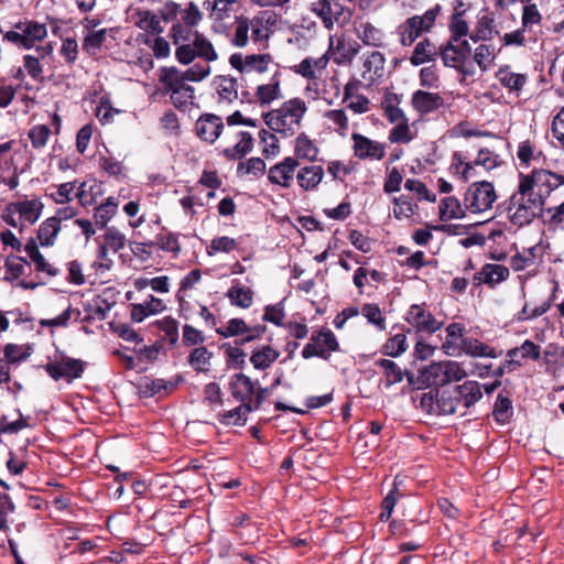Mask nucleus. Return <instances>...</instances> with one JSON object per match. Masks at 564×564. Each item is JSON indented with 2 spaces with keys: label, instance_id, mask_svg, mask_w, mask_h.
Instances as JSON below:
<instances>
[{
  "label": "nucleus",
  "instance_id": "obj_5",
  "mask_svg": "<svg viewBox=\"0 0 564 564\" xmlns=\"http://www.w3.org/2000/svg\"><path fill=\"white\" fill-rule=\"evenodd\" d=\"M466 377V371L456 361H440L431 364L422 373L425 388H442L452 382H458Z\"/></svg>",
  "mask_w": 564,
  "mask_h": 564
},
{
  "label": "nucleus",
  "instance_id": "obj_58",
  "mask_svg": "<svg viewBox=\"0 0 564 564\" xmlns=\"http://www.w3.org/2000/svg\"><path fill=\"white\" fill-rule=\"evenodd\" d=\"M28 261L18 256H10L6 260V276L4 280L13 281L19 279L24 273V264Z\"/></svg>",
  "mask_w": 564,
  "mask_h": 564
},
{
  "label": "nucleus",
  "instance_id": "obj_36",
  "mask_svg": "<svg viewBox=\"0 0 564 564\" xmlns=\"http://www.w3.org/2000/svg\"><path fill=\"white\" fill-rule=\"evenodd\" d=\"M455 43L457 42L448 40L446 44L438 47V55L445 66L463 70L466 59L464 58L463 53L458 51Z\"/></svg>",
  "mask_w": 564,
  "mask_h": 564
},
{
  "label": "nucleus",
  "instance_id": "obj_28",
  "mask_svg": "<svg viewBox=\"0 0 564 564\" xmlns=\"http://www.w3.org/2000/svg\"><path fill=\"white\" fill-rule=\"evenodd\" d=\"M466 213L465 202L460 203L455 196L444 197L438 205V214L442 221L462 219L466 216Z\"/></svg>",
  "mask_w": 564,
  "mask_h": 564
},
{
  "label": "nucleus",
  "instance_id": "obj_63",
  "mask_svg": "<svg viewBox=\"0 0 564 564\" xmlns=\"http://www.w3.org/2000/svg\"><path fill=\"white\" fill-rule=\"evenodd\" d=\"M388 139L391 143H409L413 139V135L408 120L395 123V126L390 130Z\"/></svg>",
  "mask_w": 564,
  "mask_h": 564
},
{
  "label": "nucleus",
  "instance_id": "obj_33",
  "mask_svg": "<svg viewBox=\"0 0 564 564\" xmlns=\"http://www.w3.org/2000/svg\"><path fill=\"white\" fill-rule=\"evenodd\" d=\"M437 55L438 47L429 39H424L415 45L410 62L413 66H419L424 63L433 62Z\"/></svg>",
  "mask_w": 564,
  "mask_h": 564
},
{
  "label": "nucleus",
  "instance_id": "obj_25",
  "mask_svg": "<svg viewBox=\"0 0 564 564\" xmlns=\"http://www.w3.org/2000/svg\"><path fill=\"white\" fill-rule=\"evenodd\" d=\"M413 108L420 113H430L443 107L444 99L440 94L416 90L411 98Z\"/></svg>",
  "mask_w": 564,
  "mask_h": 564
},
{
  "label": "nucleus",
  "instance_id": "obj_9",
  "mask_svg": "<svg viewBox=\"0 0 564 564\" xmlns=\"http://www.w3.org/2000/svg\"><path fill=\"white\" fill-rule=\"evenodd\" d=\"M497 199L492 183L480 181L471 183L465 192V208L471 214H480L489 210Z\"/></svg>",
  "mask_w": 564,
  "mask_h": 564
},
{
  "label": "nucleus",
  "instance_id": "obj_56",
  "mask_svg": "<svg viewBox=\"0 0 564 564\" xmlns=\"http://www.w3.org/2000/svg\"><path fill=\"white\" fill-rule=\"evenodd\" d=\"M31 348L29 346H22L17 344H7L3 349L4 358L3 360L10 364H18L22 360H25L30 355Z\"/></svg>",
  "mask_w": 564,
  "mask_h": 564
},
{
  "label": "nucleus",
  "instance_id": "obj_12",
  "mask_svg": "<svg viewBox=\"0 0 564 564\" xmlns=\"http://www.w3.org/2000/svg\"><path fill=\"white\" fill-rule=\"evenodd\" d=\"M404 321L416 334H434L442 328L443 322L437 321L426 304H413L409 307Z\"/></svg>",
  "mask_w": 564,
  "mask_h": 564
},
{
  "label": "nucleus",
  "instance_id": "obj_64",
  "mask_svg": "<svg viewBox=\"0 0 564 564\" xmlns=\"http://www.w3.org/2000/svg\"><path fill=\"white\" fill-rule=\"evenodd\" d=\"M51 130L46 124H36L29 131V138L32 147L35 149H42L46 145Z\"/></svg>",
  "mask_w": 564,
  "mask_h": 564
},
{
  "label": "nucleus",
  "instance_id": "obj_26",
  "mask_svg": "<svg viewBox=\"0 0 564 564\" xmlns=\"http://www.w3.org/2000/svg\"><path fill=\"white\" fill-rule=\"evenodd\" d=\"M324 177V169L321 165H305L297 170L296 182L305 191H314Z\"/></svg>",
  "mask_w": 564,
  "mask_h": 564
},
{
  "label": "nucleus",
  "instance_id": "obj_45",
  "mask_svg": "<svg viewBox=\"0 0 564 564\" xmlns=\"http://www.w3.org/2000/svg\"><path fill=\"white\" fill-rule=\"evenodd\" d=\"M517 156L521 166L525 167H529L531 162H540V160L544 158L542 151L536 149L535 144L530 140H525L519 143Z\"/></svg>",
  "mask_w": 564,
  "mask_h": 564
},
{
  "label": "nucleus",
  "instance_id": "obj_22",
  "mask_svg": "<svg viewBox=\"0 0 564 564\" xmlns=\"http://www.w3.org/2000/svg\"><path fill=\"white\" fill-rule=\"evenodd\" d=\"M446 338L441 349L447 356H460L463 341L465 340V326L460 323H451L446 327Z\"/></svg>",
  "mask_w": 564,
  "mask_h": 564
},
{
  "label": "nucleus",
  "instance_id": "obj_10",
  "mask_svg": "<svg viewBox=\"0 0 564 564\" xmlns=\"http://www.w3.org/2000/svg\"><path fill=\"white\" fill-rule=\"evenodd\" d=\"M519 178L522 188L532 191L543 203H545L546 197L550 196L552 191L558 187L556 173L549 170H533L530 174L520 173Z\"/></svg>",
  "mask_w": 564,
  "mask_h": 564
},
{
  "label": "nucleus",
  "instance_id": "obj_57",
  "mask_svg": "<svg viewBox=\"0 0 564 564\" xmlns=\"http://www.w3.org/2000/svg\"><path fill=\"white\" fill-rule=\"evenodd\" d=\"M159 329L164 334L163 340L170 345H175L178 340V322L173 317H164L158 322Z\"/></svg>",
  "mask_w": 564,
  "mask_h": 564
},
{
  "label": "nucleus",
  "instance_id": "obj_31",
  "mask_svg": "<svg viewBox=\"0 0 564 564\" xmlns=\"http://www.w3.org/2000/svg\"><path fill=\"white\" fill-rule=\"evenodd\" d=\"M498 82L510 93L519 94L527 83V75L514 73L510 66H503L496 73Z\"/></svg>",
  "mask_w": 564,
  "mask_h": 564
},
{
  "label": "nucleus",
  "instance_id": "obj_3",
  "mask_svg": "<svg viewBox=\"0 0 564 564\" xmlns=\"http://www.w3.org/2000/svg\"><path fill=\"white\" fill-rule=\"evenodd\" d=\"M160 83L163 93L170 96L172 104L178 110L186 111L194 105V87L183 80L181 70L176 67H163Z\"/></svg>",
  "mask_w": 564,
  "mask_h": 564
},
{
  "label": "nucleus",
  "instance_id": "obj_19",
  "mask_svg": "<svg viewBox=\"0 0 564 564\" xmlns=\"http://www.w3.org/2000/svg\"><path fill=\"white\" fill-rule=\"evenodd\" d=\"M219 105H231L238 99V82L226 75L215 76L212 83Z\"/></svg>",
  "mask_w": 564,
  "mask_h": 564
},
{
  "label": "nucleus",
  "instance_id": "obj_38",
  "mask_svg": "<svg viewBox=\"0 0 564 564\" xmlns=\"http://www.w3.org/2000/svg\"><path fill=\"white\" fill-rule=\"evenodd\" d=\"M239 141L232 148L224 150L223 154L231 161L239 160L251 152L253 148V138L251 133L247 131H240L238 133Z\"/></svg>",
  "mask_w": 564,
  "mask_h": 564
},
{
  "label": "nucleus",
  "instance_id": "obj_61",
  "mask_svg": "<svg viewBox=\"0 0 564 564\" xmlns=\"http://www.w3.org/2000/svg\"><path fill=\"white\" fill-rule=\"evenodd\" d=\"M542 21V15L538 10L536 4H527L523 8L522 17H521V26L524 28L528 32H533L534 25H540Z\"/></svg>",
  "mask_w": 564,
  "mask_h": 564
},
{
  "label": "nucleus",
  "instance_id": "obj_50",
  "mask_svg": "<svg viewBox=\"0 0 564 564\" xmlns=\"http://www.w3.org/2000/svg\"><path fill=\"white\" fill-rule=\"evenodd\" d=\"M448 29L452 41L459 42L464 36L470 34L468 23L463 18V11H458V8L451 17Z\"/></svg>",
  "mask_w": 564,
  "mask_h": 564
},
{
  "label": "nucleus",
  "instance_id": "obj_42",
  "mask_svg": "<svg viewBox=\"0 0 564 564\" xmlns=\"http://www.w3.org/2000/svg\"><path fill=\"white\" fill-rule=\"evenodd\" d=\"M59 219L57 217H51L44 220L37 231V239L41 246L50 247L54 243V240L59 231Z\"/></svg>",
  "mask_w": 564,
  "mask_h": 564
},
{
  "label": "nucleus",
  "instance_id": "obj_53",
  "mask_svg": "<svg viewBox=\"0 0 564 564\" xmlns=\"http://www.w3.org/2000/svg\"><path fill=\"white\" fill-rule=\"evenodd\" d=\"M496 58V50L492 45L480 44L476 47L474 61L481 70H487L494 64Z\"/></svg>",
  "mask_w": 564,
  "mask_h": 564
},
{
  "label": "nucleus",
  "instance_id": "obj_40",
  "mask_svg": "<svg viewBox=\"0 0 564 564\" xmlns=\"http://www.w3.org/2000/svg\"><path fill=\"white\" fill-rule=\"evenodd\" d=\"M226 296L230 301L231 305L248 308L253 302V292L241 285L240 283L234 284L226 293Z\"/></svg>",
  "mask_w": 564,
  "mask_h": 564
},
{
  "label": "nucleus",
  "instance_id": "obj_49",
  "mask_svg": "<svg viewBox=\"0 0 564 564\" xmlns=\"http://www.w3.org/2000/svg\"><path fill=\"white\" fill-rule=\"evenodd\" d=\"M118 203L113 197H108L94 213V219L98 227L105 228L108 221L116 215Z\"/></svg>",
  "mask_w": 564,
  "mask_h": 564
},
{
  "label": "nucleus",
  "instance_id": "obj_62",
  "mask_svg": "<svg viewBox=\"0 0 564 564\" xmlns=\"http://www.w3.org/2000/svg\"><path fill=\"white\" fill-rule=\"evenodd\" d=\"M237 172L259 177L265 172V162L261 158H251L247 161L240 162L238 164Z\"/></svg>",
  "mask_w": 564,
  "mask_h": 564
},
{
  "label": "nucleus",
  "instance_id": "obj_4",
  "mask_svg": "<svg viewBox=\"0 0 564 564\" xmlns=\"http://www.w3.org/2000/svg\"><path fill=\"white\" fill-rule=\"evenodd\" d=\"M462 400V390H430L421 397L420 408L427 414H453Z\"/></svg>",
  "mask_w": 564,
  "mask_h": 564
},
{
  "label": "nucleus",
  "instance_id": "obj_55",
  "mask_svg": "<svg viewBox=\"0 0 564 564\" xmlns=\"http://www.w3.org/2000/svg\"><path fill=\"white\" fill-rule=\"evenodd\" d=\"M408 348L405 333H398L391 336L383 345V351L386 355L391 357H398L402 355Z\"/></svg>",
  "mask_w": 564,
  "mask_h": 564
},
{
  "label": "nucleus",
  "instance_id": "obj_37",
  "mask_svg": "<svg viewBox=\"0 0 564 564\" xmlns=\"http://www.w3.org/2000/svg\"><path fill=\"white\" fill-rule=\"evenodd\" d=\"M492 415L499 424H506L513 415L512 402L509 398L508 390H502L498 395L494 405Z\"/></svg>",
  "mask_w": 564,
  "mask_h": 564
},
{
  "label": "nucleus",
  "instance_id": "obj_59",
  "mask_svg": "<svg viewBox=\"0 0 564 564\" xmlns=\"http://www.w3.org/2000/svg\"><path fill=\"white\" fill-rule=\"evenodd\" d=\"M361 314L365 316L368 323L376 325L379 330L386 329V319L382 315L380 307L377 304H364V306L361 307Z\"/></svg>",
  "mask_w": 564,
  "mask_h": 564
},
{
  "label": "nucleus",
  "instance_id": "obj_47",
  "mask_svg": "<svg viewBox=\"0 0 564 564\" xmlns=\"http://www.w3.org/2000/svg\"><path fill=\"white\" fill-rule=\"evenodd\" d=\"M256 96L260 105H267L281 98L280 79L278 76L274 75L269 84L258 86Z\"/></svg>",
  "mask_w": 564,
  "mask_h": 564
},
{
  "label": "nucleus",
  "instance_id": "obj_44",
  "mask_svg": "<svg viewBox=\"0 0 564 564\" xmlns=\"http://www.w3.org/2000/svg\"><path fill=\"white\" fill-rule=\"evenodd\" d=\"M280 356V352L270 346H263L254 350L250 357V361L256 369L264 370L269 368Z\"/></svg>",
  "mask_w": 564,
  "mask_h": 564
},
{
  "label": "nucleus",
  "instance_id": "obj_8",
  "mask_svg": "<svg viewBox=\"0 0 564 564\" xmlns=\"http://www.w3.org/2000/svg\"><path fill=\"white\" fill-rule=\"evenodd\" d=\"M254 390H232V397L241 403L224 413L218 414V420L224 425L241 426L247 422V415L257 410L261 403V395L258 394L257 399L252 400Z\"/></svg>",
  "mask_w": 564,
  "mask_h": 564
},
{
  "label": "nucleus",
  "instance_id": "obj_46",
  "mask_svg": "<svg viewBox=\"0 0 564 564\" xmlns=\"http://www.w3.org/2000/svg\"><path fill=\"white\" fill-rule=\"evenodd\" d=\"M462 354H466L471 357H496L494 348L473 337L465 338L463 341Z\"/></svg>",
  "mask_w": 564,
  "mask_h": 564
},
{
  "label": "nucleus",
  "instance_id": "obj_29",
  "mask_svg": "<svg viewBox=\"0 0 564 564\" xmlns=\"http://www.w3.org/2000/svg\"><path fill=\"white\" fill-rule=\"evenodd\" d=\"M499 35L495 19L489 14H484L478 18L475 30L469 34V39L477 43L479 41H491Z\"/></svg>",
  "mask_w": 564,
  "mask_h": 564
},
{
  "label": "nucleus",
  "instance_id": "obj_15",
  "mask_svg": "<svg viewBox=\"0 0 564 564\" xmlns=\"http://www.w3.org/2000/svg\"><path fill=\"white\" fill-rule=\"evenodd\" d=\"M265 330L262 325L248 326L241 318H231L227 322V325L218 328L217 333L225 337L242 336L237 344L243 345L259 338Z\"/></svg>",
  "mask_w": 564,
  "mask_h": 564
},
{
  "label": "nucleus",
  "instance_id": "obj_21",
  "mask_svg": "<svg viewBox=\"0 0 564 564\" xmlns=\"http://www.w3.org/2000/svg\"><path fill=\"white\" fill-rule=\"evenodd\" d=\"M510 271L506 265L487 263L474 275L475 285L487 284L491 288L506 281Z\"/></svg>",
  "mask_w": 564,
  "mask_h": 564
},
{
  "label": "nucleus",
  "instance_id": "obj_52",
  "mask_svg": "<svg viewBox=\"0 0 564 564\" xmlns=\"http://www.w3.org/2000/svg\"><path fill=\"white\" fill-rule=\"evenodd\" d=\"M251 21L247 17H238L235 21V32L231 44L237 47H245L248 43Z\"/></svg>",
  "mask_w": 564,
  "mask_h": 564
},
{
  "label": "nucleus",
  "instance_id": "obj_23",
  "mask_svg": "<svg viewBox=\"0 0 564 564\" xmlns=\"http://www.w3.org/2000/svg\"><path fill=\"white\" fill-rule=\"evenodd\" d=\"M312 11L322 19L324 26L330 30L335 22H339L344 13L343 7L338 2L330 0H318L312 4Z\"/></svg>",
  "mask_w": 564,
  "mask_h": 564
},
{
  "label": "nucleus",
  "instance_id": "obj_13",
  "mask_svg": "<svg viewBox=\"0 0 564 564\" xmlns=\"http://www.w3.org/2000/svg\"><path fill=\"white\" fill-rule=\"evenodd\" d=\"M84 362L79 359L63 357L59 360L46 364L45 370L55 380H64L70 383L84 372Z\"/></svg>",
  "mask_w": 564,
  "mask_h": 564
},
{
  "label": "nucleus",
  "instance_id": "obj_30",
  "mask_svg": "<svg viewBox=\"0 0 564 564\" xmlns=\"http://www.w3.org/2000/svg\"><path fill=\"white\" fill-rule=\"evenodd\" d=\"M43 203L39 198L13 202L14 210H18L20 219L33 225L42 215Z\"/></svg>",
  "mask_w": 564,
  "mask_h": 564
},
{
  "label": "nucleus",
  "instance_id": "obj_7",
  "mask_svg": "<svg viewBox=\"0 0 564 564\" xmlns=\"http://www.w3.org/2000/svg\"><path fill=\"white\" fill-rule=\"evenodd\" d=\"M175 57L183 65L191 64L196 57L207 63L215 62L218 54L212 42L202 33L194 31L191 43L180 45L175 51Z\"/></svg>",
  "mask_w": 564,
  "mask_h": 564
},
{
  "label": "nucleus",
  "instance_id": "obj_14",
  "mask_svg": "<svg viewBox=\"0 0 564 564\" xmlns=\"http://www.w3.org/2000/svg\"><path fill=\"white\" fill-rule=\"evenodd\" d=\"M541 356V347L532 340H524L521 346L509 349L507 352V362L499 368V373L502 375L505 369L511 371L513 368L520 367L528 360L536 361Z\"/></svg>",
  "mask_w": 564,
  "mask_h": 564
},
{
  "label": "nucleus",
  "instance_id": "obj_2",
  "mask_svg": "<svg viewBox=\"0 0 564 564\" xmlns=\"http://www.w3.org/2000/svg\"><path fill=\"white\" fill-rule=\"evenodd\" d=\"M543 207V200L538 198L532 191L522 188V185L519 183L518 191L510 197L507 209L510 221L518 227H522L540 216Z\"/></svg>",
  "mask_w": 564,
  "mask_h": 564
},
{
  "label": "nucleus",
  "instance_id": "obj_60",
  "mask_svg": "<svg viewBox=\"0 0 564 564\" xmlns=\"http://www.w3.org/2000/svg\"><path fill=\"white\" fill-rule=\"evenodd\" d=\"M259 139H260L261 143H263L262 154L267 159L274 158L279 154V152H280V147L278 143L279 141H278V138L273 133L262 129L259 132Z\"/></svg>",
  "mask_w": 564,
  "mask_h": 564
},
{
  "label": "nucleus",
  "instance_id": "obj_41",
  "mask_svg": "<svg viewBox=\"0 0 564 564\" xmlns=\"http://www.w3.org/2000/svg\"><path fill=\"white\" fill-rule=\"evenodd\" d=\"M294 153L296 159L314 162L317 159L318 149L305 133H300L295 139Z\"/></svg>",
  "mask_w": 564,
  "mask_h": 564
},
{
  "label": "nucleus",
  "instance_id": "obj_24",
  "mask_svg": "<svg viewBox=\"0 0 564 564\" xmlns=\"http://www.w3.org/2000/svg\"><path fill=\"white\" fill-rule=\"evenodd\" d=\"M53 52V47L51 44L42 45L35 47V54L31 55L26 54L23 57V67L25 72L36 82H43V68L40 63L41 59H44L46 56H50Z\"/></svg>",
  "mask_w": 564,
  "mask_h": 564
},
{
  "label": "nucleus",
  "instance_id": "obj_39",
  "mask_svg": "<svg viewBox=\"0 0 564 564\" xmlns=\"http://www.w3.org/2000/svg\"><path fill=\"white\" fill-rule=\"evenodd\" d=\"M332 400H333V393H326V394L318 395V397H316V395L308 397L305 401L306 409L292 406V405L281 402V401H278L275 403V409L280 410V411H291V412H294L297 414H305V413H307L308 409H317V408L324 406V405L328 404L329 402H332Z\"/></svg>",
  "mask_w": 564,
  "mask_h": 564
},
{
  "label": "nucleus",
  "instance_id": "obj_48",
  "mask_svg": "<svg viewBox=\"0 0 564 564\" xmlns=\"http://www.w3.org/2000/svg\"><path fill=\"white\" fill-rule=\"evenodd\" d=\"M378 364L383 370V376L386 378L387 386H392L401 382L404 375L408 376L409 382H412V377L406 371H403L394 361L389 359H382Z\"/></svg>",
  "mask_w": 564,
  "mask_h": 564
},
{
  "label": "nucleus",
  "instance_id": "obj_18",
  "mask_svg": "<svg viewBox=\"0 0 564 564\" xmlns=\"http://www.w3.org/2000/svg\"><path fill=\"white\" fill-rule=\"evenodd\" d=\"M223 129L221 117L214 113L202 115L195 123L197 137L208 143H214L219 138Z\"/></svg>",
  "mask_w": 564,
  "mask_h": 564
},
{
  "label": "nucleus",
  "instance_id": "obj_16",
  "mask_svg": "<svg viewBox=\"0 0 564 564\" xmlns=\"http://www.w3.org/2000/svg\"><path fill=\"white\" fill-rule=\"evenodd\" d=\"M299 167V161L294 156H286L281 162L272 165L268 171V180L271 184L278 185L282 188H290L292 186L295 172Z\"/></svg>",
  "mask_w": 564,
  "mask_h": 564
},
{
  "label": "nucleus",
  "instance_id": "obj_17",
  "mask_svg": "<svg viewBox=\"0 0 564 564\" xmlns=\"http://www.w3.org/2000/svg\"><path fill=\"white\" fill-rule=\"evenodd\" d=\"M354 155L360 160H382L386 155V145L371 140L358 132L351 134Z\"/></svg>",
  "mask_w": 564,
  "mask_h": 564
},
{
  "label": "nucleus",
  "instance_id": "obj_11",
  "mask_svg": "<svg viewBox=\"0 0 564 564\" xmlns=\"http://www.w3.org/2000/svg\"><path fill=\"white\" fill-rule=\"evenodd\" d=\"M339 348L335 334L328 329L314 330L311 335L310 343H307L303 350L302 357L310 359L312 357H319L328 359L333 351Z\"/></svg>",
  "mask_w": 564,
  "mask_h": 564
},
{
  "label": "nucleus",
  "instance_id": "obj_32",
  "mask_svg": "<svg viewBox=\"0 0 564 564\" xmlns=\"http://www.w3.org/2000/svg\"><path fill=\"white\" fill-rule=\"evenodd\" d=\"M358 39L368 46L383 47L384 33L370 22H360L356 28Z\"/></svg>",
  "mask_w": 564,
  "mask_h": 564
},
{
  "label": "nucleus",
  "instance_id": "obj_27",
  "mask_svg": "<svg viewBox=\"0 0 564 564\" xmlns=\"http://www.w3.org/2000/svg\"><path fill=\"white\" fill-rule=\"evenodd\" d=\"M165 310V305L161 299L150 295L144 303L131 305L130 316L135 323H141L150 315H155Z\"/></svg>",
  "mask_w": 564,
  "mask_h": 564
},
{
  "label": "nucleus",
  "instance_id": "obj_51",
  "mask_svg": "<svg viewBox=\"0 0 564 564\" xmlns=\"http://www.w3.org/2000/svg\"><path fill=\"white\" fill-rule=\"evenodd\" d=\"M107 29L88 32L83 40V50L90 55L97 54L106 41Z\"/></svg>",
  "mask_w": 564,
  "mask_h": 564
},
{
  "label": "nucleus",
  "instance_id": "obj_35",
  "mask_svg": "<svg viewBox=\"0 0 564 564\" xmlns=\"http://www.w3.org/2000/svg\"><path fill=\"white\" fill-rule=\"evenodd\" d=\"M424 31L426 30L422 26V21L416 20L414 15L406 19L405 22L398 28L401 45H412Z\"/></svg>",
  "mask_w": 564,
  "mask_h": 564
},
{
  "label": "nucleus",
  "instance_id": "obj_34",
  "mask_svg": "<svg viewBox=\"0 0 564 564\" xmlns=\"http://www.w3.org/2000/svg\"><path fill=\"white\" fill-rule=\"evenodd\" d=\"M135 26L140 30L151 33L152 35H159L164 31L161 24L160 17L150 10H138L135 13Z\"/></svg>",
  "mask_w": 564,
  "mask_h": 564
},
{
  "label": "nucleus",
  "instance_id": "obj_1",
  "mask_svg": "<svg viewBox=\"0 0 564 564\" xmlns=\"http://www.w3.org/2000/svg\"><path fill=\"white\" fill-rule=\"evenodd\" d=\"M306 105L300 98L285 101L279 109L271 110L264 116L267 126L283 135H292L300 127L301 120L306 112Z\"/></svg>",
  "mask_w": 564,
  "mask_h": 564
},
{
  "label": "nucleus",
  "instance_id": "obj_20",
  "mask_svg": "<svg viewBox=\"0 0 564 564\" xmlns=\"http://www.w3.org/2000/svg\"><path fill=\"white\" fill-rule=\"evenodd\" d=\"M269 62V54H252L242 56L240 53H235L229 57L230 65L241 73L251 70L263 73L267 70Z\"/></svg>",
  "mask_w": 564,
  "mask_h": 564
},
{
  "label": "nucleus",
  "instance_id": "obj_43",
  "mask_svg": "<svg viewBox=\"0 0 564 564\" xmlns=\"http://www.w3.org/2000/svg\"><path fill=\"white\" fill-rule=\"evenodd\" d=\"M212 357V351H209L205 346H199L189 352L187 361L194 370L198 372H206L209 370Z\"/></svg>",
  "mask_w": 564,
  "mask_h": 564
},
{
  "label": "nucleus",
  "instance_id": "obj_6",
  "mask_svg": "<svg viewBox=\"0 0 564 564\" xmlns=\"http://www.w3.org/2000/svg\"><path fill=\"white\" fill-rule=\"evenodd\" d=\"M47 35L46 24L32 20L20 21L14 24V30L3 34V40L25 50L35 46Z\"/></svg>",
  "mask_w": 564,
  "mask_h": 564
},
{
  "label": "nucleus",
  "instance_id": "obj_54",
  "mask_svg": "<svg viewBox=\"0 0 564 564\" xmlns=\"http://www.w3.org/2000/svg\"><path fill=\"white\" fill-rule=\"evenodd\" d=\"M393 216L397 219L409 218L417 208V205L408 196L401 195L400 197L393 198Z\"/></svg>",
  "mask_w": 564,
  "mask_h": 564
}]
</instances>
